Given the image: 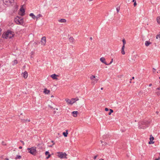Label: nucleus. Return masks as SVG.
<instances>
[{
    "mask_svg": "<svg viewBox=\"0 0 160 160\" xmlns=\"http://www.w3.org/2000/svg\"><path fill=\"white\" fill-rule=\"evenodd\" d=\"M14 32L11 30H8L7 32L4 33L2 35V37L6 39H9L14 37Z\"/></svg>",
    "mask_w": 160,
    "mask_h": 160,
    "instance_id": "obj_1",
    "label": "nucleus"
},
{
    "mask_svg": "<svg viewBox=\"0 0 160 160\" xmlns=\"http://www.w3.org/2000/svg\"><path fill=\"white\" fill-rule=\"evenodd\" d=\"M149 123L150 122L146 120L142 121L139 123V128L145 129L148 127Z\"/></svg>",
    "mask_w": 160,
    "mask_h": 160,
    "instance_id": "obj_2",
    "label": "nucleus"
},
{
    "mask_svg": "<svg viewBox=\"0 0 160 160\" xmlns=\"http://www.w3.org/2000/svg\"><path fill=\"white\" fill-rule=\"evenodd\" d=\"M27 149L28 152L30 153L33 155H36L37 151L36 147H32L31 148H28Z\"/></svg>",
    "mask_w": 160,
    "mask_h": 160,
    "instance_id": "obj_3",
    "label": "nucleus"
},
{
    "mask_svg": "<svg viewBox=\"0 0 160 160\" xmlns=\"http://www.w3.org/2000/svg\"><path fill=\"white\" fill-rule=\"evenodd\" d=\"M78 100V98H72L71 100H70L68 98L65 99V101L68 104L72 105L76 101Z\"/></svg>",
    "mask_w": 160,
    "mask_h": 160,
    "instance_id": "obj_4",
    "label": "nucleus"
},
{
    "mask_svg": "<svg viewBox=\"0 0 160 160\" xmlns=\"http://www.w3.org/2000/svg\"><path fill=\"white\" fill-rule=\"evenodd\" d=\"M58 157L60 158H66V154L65 153H63L62 152H57Z\"/></svg>",
    "mask_w": 160,
    "mask_h": 160,
    "instance_id": "obj_5",
    "label": "nucleus"
},
{
    "mask_svg": "<svg viewBox=\"0 0 160 160\" xmlns=\"http://www.w3.org/2000/svg\"><path fill=\"white\" fill-rule=\"evenodd\" d=\"M15 22L18 24H22L23 23V21L22 18L18 17L16 18L15 19Z\"/></svg>",
    "mask_w": 160,
    "mask_h": 160,
    "instance_id": "obj_6",
    "label": "nucleus"
},
{
    "mask_svg": "<svg viewBox=\"0 0 160 160\" xmlns=\"http://www.w3.org/2000/svg\"><path fill=\"white\" fill-rule=\"evenodd\" d=\"M14 1V0H3L4 3L8 6L11 5Z\"/></svg>",
    "mask_w": 160,
    "mask_h": 160,
    "instance_id": "obj_7",
    "label": "nucleus"
},
{
    "mask_svg": "<svg viewBox=\"0 0 160 160\" xmlns=\"http://www.w3.org/2000/svg\"><path fill=\"white\" fill-rule=\"evenodd\" d=\"M46 37H43L42 38L41 40V42L42 44V45H44L46 42Z\"/></svg>",
    "mask_w": 160,
    "mask_h": 160,
    "instance_id": "obj_8",
    "label": "nucleus"
},
{
    "mask_svg": "<svg viewBox=\"0 0 160 160\" xmlns=\"http://www.w3.org/2000/svg\"><path fill=\"white\" fill-rule=\"evenodd\" d=\"M100 60L102 62L105 64L106 65H108V63L106 62L105 59L104 58H103V57L101 58H100Z\"/></svg>",
    "mask_w": 160,
    "mask_h": 160,
    "instance_id": "obj_9",
    "label": "nucleus"
},
{
    "mask_svg": "<svg viewBox=\"0 0 160 160\" xmlns=\"http://www.w3.org/2000/svg\"><path fill=\"white\" fill-rule=\"evenodd\" d=\"M58 75L55 74H52L51 75V77L53 79H58V78L56 77Z\"/></svg>",
    "mask_w": 160,
    "mask_h": 160,
    "instance_id": "obj_10",
    "label": "nucleus"
},
{
    "mask_svg": "<svg viewBox=\"0 0 160 160\" xmlns=\"http://www.w3.org/2000/svg\"><path fill=\"white\" fill-rule=\"evenodd\" d=\"M20 11L22 13L21 15L22 16H23L24 15L25 11L23 8H21L20 9Z\"/></svg>",
    "mask_w": 160,
    "mask_h": 160,
    "instance_id": "obj_11",
    "label": "nucleus"
},
{
    "mask_svg": "<svg viewBox=\"0 0 160 160\" xmlns=\"http://www.w3.org/2000/svg\"><path fill=\"white\" fill-rule=\"evenodd\" d=\"M154 138L152 136V135H151L150 136V142H149V143L150 144L151 143H154V142H152V141L153 140H154Z\"/></svg>",
    "mask_w": 160,
    "mask_h": 160,
    "instance_id": "obj_12",
    "label": "nucleus"
},
{
    "mask_svg": "<svg viewBox=\"0 0 160 160\" xmlns=\"http://www.w3.org/2000/svg\"><path fill=\"white\" fill-rule=\"evenodd\" d=\"M50 91L47 88H45L43 92L45 94H48L49 93Z\"/></svg>",
    "mask_w": 160,
    "mask_h": 160,
    "instance_id": "obj_13",
    "label": "nucleus"
},
{
    "mask_svg": "<svg viewBox=\"0 0 160 160\" xmlns=\"http://www.w3.org/2000/svg\"><path fill=\"white\" fill-rule=\"evenodd\" d=\"M78 113V111H73L72 112L73 116L74 117H77V114Z\"/></svg>",
    "mask_w": 160,
    "mask_h": 160,
    "instance_id": "obj_14",
    "label": "nucleus"
},
{
    "mask_svg": "<svg viewBox=\"0 0 160 160\" xmlns=\"http://www.w3.org/2000/svg\"><path fill=\"white\" fill-rule=\"evenodd\" d=\"M23 77L25 78H26L28 77V72L25 71L23 73Z\"/></svg>",
    "mask_w": 160,
    "mask_h": 160,
    "instance_id": "obj_15",
    "label": "nucleus"
},
{
    "mask_svg": "<svg viewBox=\"0 0 160 160\" xmlns=\"http://www.w3.org/2000/svg\"><path fill=\"white\" fill-rule=\"evenodd\" d=\"M124 48L125 47L124 46H122V50H121V53L122 54L124 55L125 54V52L124 51Z\"/></svg>",
    "mask_w": 160,
    "mask_h": 160,
    "instance_id": "obj_16",
    "label": "nucleus"
},
{
    "mask_svg": "<svg viewBox=\"0 0 160 160\" xmlns=\"http://www.w3.org/2000/svg\"><path fill=\"white\" fill-rule=\"evenodd\" d=\"M98 80V79L94 78V80L93 81H92V83L93 84H95L97 82Z\"/></svg>",
    "mask_w": 160,
    "mask_h": 160,
    "instance_id": "obj_17",
    "label": "nucleus"
},
{
    "mask_svg": "<svg viewBox=\"0 0 160 160\" xmlns=\"http://www.w3.org/2000/svg\"><path fill=\"white\" fill-rule=\"evenodd\" d=\"M58 22H66V20L64 19H61L58 20Z\"/></svg>",
    "mask_w": 160,
    "mask_h": 160,
    "instance_id": "obj_18",
    "label": "nucleus"
},
{
    "mask_svg": "<svg viewBox=\"0 0 160 160\" xmlns=\"http://www.w3.org/2000/svg\"><path fill=\"white\" fill-rule=\"evenodd\" d=\"M68 130H66V132H63L62 134L65 137H66L67 136V135L68 134Z\"/></svg>",
    "mask_w": 160,
    "mask_h": 160,
    "instance_id": "obj_19",
    "label": "nucleus"
},
{
    "mask_svg": "<svg viewBox=\"0 0 160 160\" xmlns=\"http://www.w3.org/2000/svg\"><path fill=\"white\" fill-rule=\"evenodd\" d=\"M151 43L149 41H146L145 42V44L146 46H148Z\"/></svg>",
    "mask_w": 160,
    "mask_h": 160,
    "instance_id": "obj_20",
    "label": "nucleus"
},
{
    "mask_svg": "<svg viewBox=\"0 0 160 160\" xmlns=\"http://www.w3.org/2000/svg\"><path fill=\"white\" fill-rule=\"evenodd\" d=\"M69 40L70 42H73L74 39L72 37H70V38H69Z\"/></svg>",
    "mask_w": 160,
    "mask_h": 160,
    "instance_id": "obj_21",
    "label": "nucleus"
},
{
    "mask_svg": "<svg viewBox=\"0 0 160 160\" xmlns=\"http://www.w3.org/2000/svg\"><path fill=\"white\" fill-rule=\"evenodd\" d=\"M42 15L41 14H38L36 17V20H38L40 17H42Z\"/></svg>",
    "mask_w": 160,
    "mask_h": 160,
    "instance_id": "obj_22",
    "label": "nucleus"
},
{
    "mask_svg": "<svg viewBox=\"0 0 160 160\" xmlns=\"http://www.w3.org/2000/svg\"><path fill=\"white\" fill-rule=\"evenodd\" d=\"M29 16L32 17L33 19H35L36 18V16L34 15L33 13H31L30 14Z\"/></svg>",
    "mask_w": 160,
    "mask_h": 160,
    "instance_id": "obj_23",
    "label": "nucleus"
},
{
    "mask_svg": "<svg viewBox=\"0 0 160 160\" xmlns=\"http://www.w3.org/2000/svg\"><path fill=\"white\" fill-rule=\"evenodd\" d=\"M157 20L158 23L160 24V16L158 17L157 18Z\"/></svg>",
    "mask_w": 160,
    "mask_h": 160,
    "instance_id": "obj_24",
    "label": "nucleus"
},
{
    "mask_svg": "<svg viewBox=\"0 0 160 160\" xmlns=\"http://www.w3.org/2000/svg\"><path fill=\"white\" fill-rule=\"evenodd\" d=\"M95 78V77L94 76L92 75V76L90 77V78L92 81H93Z\"/></svg>",
    "mask_w": 160,
    "mask_h": 160,
    "instance_id": "obj_25",
    "label": "nucleus"
},
{
    "mask_svg": "<svg viewBox=\"0 0 160 160\" xmlns=\"http://www.w3.org/2000/svg\"><path fill=\"white\" fill-rule=\"evenodd\" d=\"M122 42H123V46H124L125 47V44H126V41L124 39H123L122 40Z\"/></svg>",
    "mask_w": 160,
    "mask_h": 160,
    "instance_id": "obj_26",
    "label": "nucleus"
},
{
    "mask_svg": "<svg viewBox=\"0 0 160 160\" xmlns=\"http://www.w3.org/2000/svg\"><path fill=\"white\" fill-rule=\"evenodd\" d=\"M101 143L102 144V145H106L107 144V143L105 142H103L102 140L101 141Z\"/></svg>",
    "mask_w": 160,
    "mask_h": 160,
    "instance_id": "obj_27",
    "label": "nucleus"
},
{
    "mask_svg": "<svg viewBox=\"0 0 160 160\" xmlns=\"http://www.w3.org/2000/svg\"><path fill=\"white\" fill-rule=\"evenodd\" d=\"M156 38L157 39H158L160 40V34H158L156 36Z\"/></svg>",
    "mask_w": 160,
    "mask_h": 160,
    "instance_id": "obj_28",
    "label": "nucleus"
},
{
    "mask_svg": "<svg viewBox=\"0 0 160 160\" xmlns=\"http://www.w3.org/2000/svg\"><path fill=\"white\" fill-rule=\"evenodd\" d=\"M110 112L108 113V115H110L113 112V110L112 109H110Z\"/></svg>",
    "mask_w": 160,
    "mask_h": 160,
    "instance_id": "obj_29",
    "label": "nucleus"
},
{
    "mask_svg": "<svg viewBox=\"0 0 160 160\" xmlns=\"http://www.w3.org/2000/svg\"><path fill=\"white\" fill-rule=\"evenodd\" d=\"M21 158V156L20 155H17L15 158L16 159H20Z\"/></svg>",
    "mask_w": 160,
    "mask_h": 160,
    "instance_id": "obj_30",
    "label": "nucleus"
},
{
    "mask_svg": "<svg viewBox=\"0 0 160 160\" xmlns=\"http://www.w3.org/2000/svg\"><path fill=\"white\" fill-rule=\"evenodd\" d=\"M18 63V61L16 60H15L13 61V65H14L15 64H16Z\"/></svg>",
    "mask_w": 160,
    "mask_h": 160,
    "instance_id": "obj_31",
    "label": "nucleus"
},
{
    "mask_svg": "<svg viewBox=\"0 0 160 160\" xmlns=\"http://www.w3.org/2000/svg\"><path fill=\"white\" fill-rule=\"evenodd\" d=\"M113 61V59L112 58L110 62L109 63H108V65H108L111 64L112 62Z\"/></svg>",
    "mask_w": 160,
    "mask_h": 160,
    "instance_id": "obj_32",
    "label": "nucleus"
},
{
    "mask_svg": "<svg viewBox=\"0 0 160 160\" xmlns=\"http://www.w3.org/2000/svg\"><path fill=\"white\" fill-rule=\"evenodd\" d=\"M49 152L48 151H46L45 152V154L46 155H48V154H49Z\"/></svg>",
    "mask_w": 160,
    "mask_h": 160,
    "instance_id": "obj_33",
    "label": "nucleus"
},
{
    "mask_svg": "<svg viewBox=\"0 0 160 160\" xmlns=\"http://www.w3.org/2000/svg\"><path fill=\"white\" fill-rule=\"evenodd\" d=\"M116 10H117V11L118 12H119V10H120V8H117Z\"/></svg>",
    "mask_w": 160,
    "mask_h": 160,
    "instance_id": "obj_34",
    "label": "nucleus"
},
{
    "mask_svg": "<svg viewBox=\"0 0 160 160\" xmlns=\"http://www.w3.org/2000/svg\"><path fill=\"white\" fill-rule=\"evenodd\" d=\"M21 122H25V119H21Z\"/></svg>",
    "mask_w": 160,
    "mask_h": 160,
    "instance_id": "obj_35",
    "label": "nucleus"
},
{
    "mask_svg": "<svg viewBox=\"0 0 160 160\" xmlns=\"http://www.w3.org/2000/svg\"><path fill=\"white\" fill-rule=\"evenodd\" d=\"M25 120V122H30V120L29 119H26V120Z\"/></svg>",
    "mask_w": 160,
    "mask_h": 160,
    "instance_id": "obj_36",
    "label": "nucleus"
},
{
    "mask_svg": "<svg viewBox=\"0 0 160 160\" xmlns=\"http://www.w3.org/2000/svg\"><path fill=\"white\" fill-rule=\"evenodd\" d=\"M50 154H48V156L46 157V159H48L50 157Z\"/></svg>",
    "mask_w": 160,
    "mask_h": 160,
    "instance_id": "obj_37",
    "label": "nucleus"
},
{
    "mask_svg": "<svg viewBox=\"0 0 160 160\" xmlns=\"http://www.w3.org/2000/svg\"><path fill=\"white\" fill-rule=\"evenodd\" d=\"M97 156H98V155H96V156H94V157H93V159H94V160H95V159H96V158H97Z\"/></svg>",
    "mask_w": 160,
    "mask_h": 160,
    "instance_id": "obj_38",
    "label": "nucleus"
},
{
    "mask_svg": "<svg viewBox=\"0 0 160 160\" xmlns=\"http://www.w3.org/2000/svg\"><path fill=\"white\" fill-rule=\"evenodd\" d=\"M105 110L106 111H107L109 110V109L108 108H105Z\"/></svg>",
    "mask_w": 160,
    "mask_h": 160,
    "instance_id": "obj_39",
    "label": "nucleus"
},
{
    "mask_svg": "<svg viewBox=\"0 0 160 160\" xmlns=\"http://www.w3.org/2000/svg\"><path fill=\"white\" fill-rule=\"evenodd\" d=\"M157 94L159 96L160 95V92H157Z\"/></svg>",
    "mask_w": 160,
    "mask_h": 160,
    "instance_id": "obj_40",
    "label": "nucleus"
},
{
    "mask_svg": "<svg viewBox=\"0 0 160 160\" xmlns=\"http://www.w3.org/2000/svg\"><path fill=\"white\" fill-rule=\"evenodd\" d=\"M137 5V3L136 2H135L134 3V6H135Z\"/></svg>",
    "mask_w": 160,
    "mask_h": 160,
    "instance_id": "obj_41",
    "label": "nucleus"
},
{
    "mask_svg": "<svg viewBox=\"0 0 160 160\" xmlns=\"http://www.w3.org/2000/svg\"><path fill=\"white\" fill-rule=\"evenodd\" d=\"M106 136H105V135L103 136V139H106Z\"/></svg>",
    "mask_w": 160,
    "mask_h": 160,
    "instance_id": "obj_42",
    "label": "nucleus"
},
{
    "mask_svg": "<svg viewBox=\"0 0 160 160\" xmlns=\"http://www.w3.org/2000/svg\"><path fill=\"white\" fill-rule=\"evenodd\" d=\"M152 86V83H150V84H149V87H151Z\"/></svg>",
    "mask_w": 160,
    "mask_h": 160,
    "instance_id": "obj_43",
    "label": "nucleus"
},
{
    "mask_svg": "<svg viewBox=\"0 0 160 160\" xmlns=\"http://www.w3.org/2000/svg\"><path fill=\"white\" fill-rule=\"evenodd\" d=\"M157 89H158V90H160V87L157 88Z\"/></svg>",
    "mask_w": 160,
    "mask_h": 160,
    "instance_id": "obj_44",
    "label": "nucleus"
},
{
    "mask_svg": "<svg viewBox=\"0 0 160 160\" xmlns=\"http://www.w3.org/2000/svg\"><path fill=\"white\" fill-rule=\"evenodd\" d=\"M5 160H9V159L8 158H6L5 159Z\"/></svg>",
    "mask_w": 160,
    "mask_h": 160,
    "instance_id": "obj_45",
    "label": "nucleus"
},
{
    "mask_svg": "<svg viewBox=\"0 0 160 160\" xmlns=\"http://www.w3.org/2000/svg\"><path fill=\"white\" fill-rule=\"evenodd\" d=\"M22 147L21 146H20L19 147V148L20 149H22Z\"/></svg>",
    "mask_w": 160,
    "mask_h": 160,
    "instance_id": "obj_46",
    "label": "nucleus"
},
{
    "mask_svg": "<svg viewBox=\"0 0 160 160\" xmlns=\"http://www.w3.org/2000/svg\"><path fill=\"white\" fill-rule=\"evenodd\" d=\"M21 142L22 143L23 145L24 144V142L23 141H21Z\"/></svg>",
    "mask_w": 160,
    "mask_h": 160,
    "instance_id": "obj_47",
    "label": "nucleus"
},
{
    "mask_svg": "<svg viewBox=\"0 0 160 160\" xmlns=\"http://www.w3.org/2000/svg\"><path fill=\"white\" fill-rule=\"evenodd\" d=\"M90 40H92V37H90Z\"/></svg>",
    "mask_w": 160,
    "mask_h": 160,
    "instance_id": "obj_48",
    "label": "nucleus"
},
{
    "mask_svg": "<svg viewBox=\"0 0 160 160\" xmlns=\"http://www.w3.org/2000/svg\"><path fill=\"white\" fill-rule=\"evenodd\" d=\"M156 113L158 114V113H159V112H158V111H157V112H156Z\"/></svg>",
    "mask_w": 160,
    "mask_h": 160,
    "instance_id": "obj_49",
    "label": "nucleus"
},
{
    "mask_svg": "<svg viewBox=\"0 0 160 160\" xmlns=\"http://www.w3.org/2000/svg\"><path fill=\"white\" fill-rule=\"evenodd\" d=\"M99 160H104L102 158H101L99 159Z\"/></svg>",
    "mask_w": 160,
    "mask_h": 160,
    "instance_id": "obj_50",
    "label": "nucleus"
},
{
    "mask_svg": "<svg viewBox=\"0 0 160 160\" xmlns=\"http://www.w3.org/2000/svg\"><path fill=\"white\" fill-rule=\"evenodd\" d=\"M135 0H132V2H135Z\"/></svg>",
    "mask_w": 160,
    "mask_h": 160,
    "instance_id": "obj_51",
    "label": "nucleus"
},
{
    "mask_svg": "<svg viewBox=\"0 0 160 160\" xmlns=\"http://www.w3.org/2000/svg\"><path fill=\"white\" fill-rule=\"evenodd\" d=\"M103 89V88H101V89L102 90Z\"/></svg>",
    "mask_w": 160,
    "mask_h": 160,
    "instance_id": "obj_52",
    "label": "nucleus"
},
{
    "mask_svg": "<svg viewBox=\"0 0 160 160\" xmlns=\"http://www.w3.org/2000/svg\"><path fill=\"white\" fill-rule=\"evenodd\" d=\"M134 77H132V79H134Z\"/></svg>",
    "mask_w": 160,
    "mask_h": 160,
    "instance_id": "obj_53",
    "label": "nucleus"
},
{
    "mask_svg": "<svg viewBox=\"0 0 160 160\" xmlns=\"http://www.w3.org/2000/svg\"><path fill=\"white\" fill-rule=\"evenodd\" d=\"M157 159H159V160H160V158L159 157V158H158Z\"/></svg>",
    "mask_w": 160,
    "mask_h": 160,
    "instance_id": "obj_54",
    "label": "nucleus"
},
{
    "mask_svg": "<svg viewBox=\"0 0 160 160\" xmlns=\"http://www.w3.org/2000/svg\"><path fill=\"white\" fill-rule=\"evenodd\" d=\"M40 145V144H38V147H39V145Z\"/></svg>",
    "mask_w": 160,
    "mask_h": 160,
    "instance_id": "obj_55",
    "label": "nucleus"
},
{
    "mask_svg": "<svg viewBox=\"0 0 160 160\" xmlns=\"http://www.w3.org/2000/svg\"><path fill=\"white\" fill-rule=\"evenodd\" d=\"M159 160V159H156L155 160Z\"/></svg>",
    "mask_w": 160,
    "mask_h": 160,
    "instance_id": "obj_56",
    "label": "nucleus"
},
{
    "mask_svg": "<svg viewBox=\"0 0 160 160\" xmlns=\"http://www.w3.org/2000/svg\"><path fill=\"white\" fill-rule=\"evenodd\" d=\"M89 0V1H92V0Z\"/></svg>",
    "mask_w": 160,
    "mask_h": 160,
    "instance_id": "obj_57",
    "label": "nucleus"
},
{
    "mask_svg": "<svg viewBox=\"0 0 160 160\" xmlns=\"http://www.w3.org/2000/svg\"><path fill=\"white\" fill-rule=\"evenodd\" d=\"M1 31V28H0V31Z\"/></svg>",
    "mask_w": 160,
    "mask_h": 160,
    "instance_id": "obj_58",
    "label": "nucleus"
},
{
    "mask_svg": "<svg viewBox=\"0 0 160 160\" xmlns=\"http://www.w3.org/2000/svg\"><path fill=\"white\" fill-rule=\"evenodd\" d=\"M51 97H53V95H52V96H51Z\"/></svg>",
    "mask_w": 160,
    "mask_h": 160,
    "instance_id": "obj_59",
    "label": "nucleus"
},
{
    "mask_svg": "<svg viewBox=\"0 0 160 160\" xmlns=\"http://www.w3.org/2000/svg\"><path fill=\"white\" fill-rule=\"evenodd\" d=\"M155 70L154 69V71H153V72H154Z\"/></svg>",
    "mask_w": 160,
    "mask_h": 160,
    "instance_id": "obj_60",
    "label": "nucleus"
},
{
    "mask_svg": "<svg viewBox=\"0 0 160 160\" xmlns=\"http://www.w3.org/2000/svg\"><path fill=\"white\" fill-rule=\"evenodd\" d=\"M32 54H33V53L32 52H31Z\"/></svg>",
    "mask_w": 160,
    "mask_h": 160,
    "instance_id": "obj_61",
    "label": "nucleus"
},
{
    "mask_svg": "<svg viewBox=\"0 0 160 160\" xmlns=\"http://www.w3.org/2000/svg\"><path fill=\"white\" fill-rule=\"evenodd\" d=\"M52 142H53V141H52Z\"/></svg>",
    "mask_w": 160,
    "mask_h": 160,
    "instance_id": "obj_62",
    "label": "nucleus"
},
{
    "mask_svg": "<svg viewBox=\"0 0 160 160\" xmlns=\"http://www.w3.org/2000/svg\"><path fill=\"white\" fill-rule=\"evenodd\" d=\"M159 78L160 79V77H159Z\"/></svg>",
    "mask_w": 160,
    "mask_h": 160,
    "instance_id": "obj_63",
    "label": "nucleus"
}]
</instances>
